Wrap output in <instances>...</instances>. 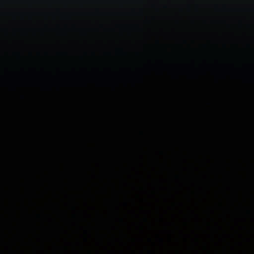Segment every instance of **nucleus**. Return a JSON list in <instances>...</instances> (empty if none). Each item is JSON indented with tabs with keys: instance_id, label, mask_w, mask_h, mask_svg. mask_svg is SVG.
<instances>
[{
	"instance_id": "8",
	"label": "nucleus",
	"mask_w": 254,
	"mask_h": 254,
	"mask_svg": "<svg viewBox=\"0 0 254 254\" xmlns=\"http://www.w3.org/2000/svg\"><path fill=\"white\" fill-rule=\"evenodd\" d=\"M178 253V252L176 251V253L177 254Z\"/></svg>"
},
{
	"instance_id": "2",
	"label": "nucleus",
	"mask_w": 254,
	"mask_h": 254,
	"mask_svg": "<svg viewBox=\"0 0 254 254\" xmlns=\"http://www.w3.org/2000/svg\"><path fill=\"white\" fill-rule=\"evenodd\" d=\"M175 234V232L173 230H171L169 231V242L172 244V237Z\"/></svg>"
},
{
	"instance_id": "1",
	"label": "nucleus",
	"mask_w": 254,
	"mask_h": 254,
	"mask_svg": "<svg viewBox=\"0 0 254 254\" xmlns=\"http://www.w3.org/2000/svg\"><path fill=\"white\" fill-rule=\"evenodd\" d=\"M159 254H162V234H159Z\"/></svg>"
},
{
	"instance_id": "4",
	"label": "nucleus",
	"mask_w": 254,
	"mask_h": 254,
	"mask_svg": "<svg viewBox=\"0 0 254 254\" xmlns=\"http://www.w3.org/2000/svg\"><path fill=\"white\" fill-rule=\"evenodd\" d=\"M175 204L174 203H173V204H172V205L171 207V209L172 211H173L174 210H175Z\"/></svg>"
},
{
	"instance_id": "5",
	"label": "nucleus",
	"mask_w": 254,
	"mask_h": 254,
	"mask_svg": "<svg viewBox=\"0 0 254 254\" xmlns=\"http://www.w3.org/2000/svg\"><path fill=\"white\" fill-rule=\"evenodd\" d=\"M171 174L172 175H173V176L175 177V178H177V179H178V176L175 175L173 172L171 171Z\"/></svg>"
},
{
	"instance_id": "7",
	"label": "nucleus",
	"mask_w": 254,
	"mask_h": 254,
	"mask_svg": "<svg viewBox=\"0 0 254 254\" xmlns=\"http://www.w3.org/2000/svg\"><path fill=\"white\" fill-rule=\"evenodd\" d=\"M171 217H172V218H173V219H174L175 217V216L174 214H172Z\"/></svg>"
},
{
	"instance_id": "6",
	"label": "nucleus",
	"mask_w": 254,
	"mask_h": 254,
	"mask_svg": "<svg viewBox=\"0 0 254 254\" xmlns=\"http://www.w3.org/2000/svg\"><path fill=\"white\" fill-rule=\"evenodd\" d=\"M170 197H171L172 199H175V196L172 193H170Z\"/></svg>"
},
{
	"instance_id": "3",
	"label": "nucleus",
	"mask_w": 254,
	"mask_h": 254,
	"mask_svg": "<svg viewBox=\"0 0 254 254\" xmlns=\"http://www.w3.org/2000/svg\"><path fill=\"white\" fill-rule=\"evenodd\" d=\"M170 226H171V227H174L175 228H177L176 224H175V222L174 221H172L169 223Z\"/></svg>"
}]
</instances>
